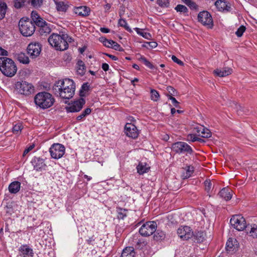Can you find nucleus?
Here are the masks:
<instances>
[{
  "label": "nucleus",
  "instance_id": "nucleus-1",
  "mask_svg": "<svg viewBox=\"0 0 257 257\" xmlns=\"http://www.w3.org/2000/svg\"><path fill=\"white\" fill-rule=\"evenodd\" d=\"M53 90L55 94L61 98L69 99L74 95L75 84L72 79L69 78L59 80L55 82Z\"/></svg>",
  "mask_w": 257,
  "mask_h": 257
},
{
  "label": "nucleus",
  "instance_id": "nucleus-2",
  "mask_svg": "<svg viewBox=\"0 0 257 257\" xmlns=\"http://www.w3.org/2000/svg\"><path fill=\"white\" fill-rule=\"evenodd\" d=\"M71 39L67 34L53 33L49 37L48 42L55 50L64 51L68 49V42H70Z\"/></svg>",
  "mask_w": 257,
  "mask_h": 257
},
{
  "label": "nucleus",
  "instance_id": "nucleus-3",
  "mask_svg": "<svg viewBox=\"0 0 257 257\" xmlns=\"http://www.w3.org/2000/svg\"><path fill=\"white\" fill-rule=\"evenodd\" d=\"M34 102L37 106L45 109L50 108L53 105L55 99L50 93L43 91L39 92L35 95Z\"/></svg>",
  "mask_w": 257,
  "mask_h": 257
},
{
  "label": "nucleus",
  "instance_id": "nucleus-4",
  "mask_svg": "<svg viewBox=\"0 0 257 257\" xmlns=\"http://www.w3.org/2000/svg\"><path fill=\"white\" fill-rule=\"evenodd\" d=\"M0 70L7 77H13L17 71L15 62L10 58L0 57Z\"/></svg>",
  "mask_w": 257,
  "mask_h": 257
},
{
  "label": "nucleus",
  "instance_id": "nucleus-5",
  "mask_svg": "<svg viewBox=\"0 0 257 257\" xmlns=\"http://www.w3.org/2000/svg\"><path fill=\"white\" fill-rule=\"evenodd\" d=\"M14 90L17 93L29 96L34 92V87L32 84L26 81H20L15 83Z\"/></svg>",
  "mask_w": 257,
  "mask_h": 257
},
{
  "label": "nucleus",
  "instance_id": "nucleus-6",
  "mask_svg": "<svg viewBox=\"0 0 257 257\" xmlns=\"http://www.w3.org/2000/svg\"><path fill=\"white\" fill-rule=\"evenodd\" d=\"M19 26L21 34L26 37L31 36L35 31V24L29 19L22 18Z\"/></svg>",
  "mask_w": 257,
  "mask_h": 257
},
{
  "label": "nucleus",
  "instance_id": "nucleus-7",
  "mask_svg": "<svg viewBox=\"0 0 257 257\" xmlns=\"http://www.w3.org/2000/svg\"><path fill=\"white\" fill-rule=\"evenodd\" d=\"M230 223L238 231H242L247 227L245 219L240 214L233 215L230 220Z\"/></svg>",
  "mask_w": 257,
  "mask_h": 257
},
{
  "label": "nucleus",
  "instance_id": "nucleus-8",
  "mask_svg": "<svg viewBox=\"0 0 257 257\" xmlns=\"http://www.w3.org/2000/svg\"><path fill=\"white\" fill-rule=\"evenodd\" d=\"M157 223L154 221H148L143 224L139 229V232L143 236L153 234L157 229Z\"/></svg>",
  "mask_w": 257,
  "mask_h": 257
},
{
  "label": "nucleus",
  "instance_id": "nucleus-9",
  "mask_svg": "<svg viewBox=\"0 0 257 257\" xmlns=\"http://www.w3.org/2000/svg\"><path fill=\"white\" fill-rule=\"evenodd\" d=\"M49 152L52 158L58 160L64 155L65 148L62 144H54L50 148Z\"/></svg>",
  "mask_w": 257,
  "mask_h": 257
},
{
  "label": "nucleus",
  "instance_id": "nucleus-10",
  "mask_svg": "<svg viewBox=\"0 0 257 257\" xmlns=\"http://www.w3.org/2000/svg\"><path fill=\"white\" fill-rule=\"evenodd\" d=\"M172 149L177 153H186L192 154L193 150L191 147L186 143L183 142H178L174 143L172 146Z\"/></svg>",
  "mask_w": 257,
  "mask_h": 257
},
{
  "label": "nucleus",
  "instance_id": "nucleus-11",
  "mask_svg": "<svg viewBox=\"0 0 257 257\" xmlns=\"http://www.w3.org/2000/svg\"><path fill=\"white\" fill-rule=\"evenodd\" d=\"M198 20L204 26L212 28L213 26V20L211 15L207 11H202L199 13Z\"/></svg>",
  "mask_w": 257,
  "mask_h": 257
},
{
  "label": "nucleus",
  "instance_id": "nucleus-12",
  "mask_svg": "<svg viewBox=\"0 0 257 257\" xmlns=\"http://www.w3.org/2000/svg\"><path fill=\"white\" fill-rule=\"evenodd\" d=\"M124 133L129 138L136 139L139 135V131L133 123H126L124 126Z\"/></svg>",
  "mask_w": 257,
  "mask_h": 257
},
{
  "label": "nucleus",
  "instance_id": "nucleus-13",
  "mask_svg": "<svg viewBox=\"0 0 257 257\" xmlns=\"http://www.w3.org/2000/svg\"><path fill=\"white\" fill-rule=\"evenodd\" d=\"M85 103V100L83 98L73 101L70 103L66 109L67 112H75L79 111L82 108L83 105Z\"/></svg>",
  "mask_w": 257,
  "mask_h": 257
},
{
  "label": "nucleus",
  "instance_id": "nucleus-14",
  "mask_svg": "<svg viewBox=\"0 0 257 257\" xmlns=\"http://www.w3.org/2000/svg\"><path fill=\"white\" fill-rule=\"evenodd\" d=\"M41 51V47L39 43L37 42L31 43L27 47L28 54L32 58L38 57Z\"/></svg>",
  "mask_w": 257,
  "mask_h": 257
},
{
  "label": "nucleus",
  "instance_id": "nucleus-15",
  "mask_svg": "<svg viewBox=\"0 0 257 257\" xmlns=\"http://www.w3.org/2000/svg\"><path fill=\"white\" fill-rule=\"evenodd\" d=\"M177 234L182 240H188L193 236V232L190 227L182 226L177 230Z\"/></svg>",
  "mask_w": 257,
  "mask_h": 257
},
{
  "label": "nucleus",
  "instance_id": "nucleus-16",
  "mask_svg": "<svg viewBox=\"0 0 257 257\" xmlns=\"http://www.w3.org/2000/svg\"><path fill=\"white\" fill-rule=\"evenodd\" d=\"M194 133L198 137L207 138L211 137V132L207 128L202 125H197L193 128Z\"/></svg>",
  "mask_w": 257,
  "mask_h": 257
},
{
  "label": "nucleus",
  "instance_id": "nucleus-17",
  "mask_svg": "<svg viewBox=\"0 0 257 257\" xmlns=\"http://www.w3.org/2000/svg\"><path fill=\"white\" fill-rule=\"evenodd\" d=\"M31 162L36 171H42L45 170L46 167L44 160L42 158L35 157Z\"/></svg>",
  "mask_w": 257,
  "mask_h": 257
},
{
  "label": "nucleus",
  "instance_id": "nucleus-18",
  "mask_svg": "<svg viewBox=\"0 0 257 257\" xmlns=\"http://www.w3.org/2000/svg\"><path fill=\"white\" fill-rule=\"evenodd\" d=\"M53 2L56 10L59 12L66 13L69 7V3L66 1L53 0Z\"/></svg>",
  "mask_w": 257,
  "mask_h": 257
},
{
  "label": "nucleus",
  "instance_id": "nucleus-19",
  "mask_svg": "<svg viewBox=\"0 0 257 257\" xmlns=\"http://www.w3.org/2000/svg\"><path fill=\"white\" fill-rule=\"evenodd\" d=\"M238 247V243L237 240L232 238H229L226 244V249L227 251L233 252L235 251Z\"/></svg>",
  "mask_w": 257,
  "mask_h": 257
},
{
  "label": "nucleus",
  "instance_id": "nucleus-20",
  "mask_svg": "<svg viewBox=\"0 0 257 257\" xmlns=\"http://www.w3.org/2000/svg\"><path fill=\"white\" fill-rule=\"evenodd\" d=\"M74 12L78 16L86 17L89 15L90 9L86 6H80L75 7L73 10Z\"/></svg>",
  "mask_w": 257,
  "mask_h": 257
},
{
  "label": "nucleus",
  "instance_id": "nucleus-21",
  "mask_svg": "<svg viewBox=\"0 0 257 257\" xmlns=\"http://www.w3.org/2000/svg\"><path fill=\"white\" fill-rule=\"evenodd\" d=\"M232 72V69L228 68L225 67L222 69H216L214 70V74L218 77H223L231 74Z\"/></svg>",
  "mask_w": 257,
  "mask_h": 257
},
{
  "label": "nucleus",
  "instance_id": "nucleus-22",
  "mask_svg": "<svg viewBox=\"0 0 257 257\" xmlns=\"http://www.w3.org/2000/svg\"><path fill=\"white\" fill-rule=\"evenodd\" d=\"M232 190L228 188H223L218 194V196L225 201L230 200L232 198Z\"/></svg>",
  "mask_w": 257,
  "mask_h": 257
},
{
  "label": "nucleus",
  "instance_id": "nucleus-23",
  "mask_svg": "<svg viewBox=\"0 0 257 257\" xmlns=\"http://www.w3.org/2000/svg\"><path fill=\"white\" fill-rule=\"evenodd\" d=\"M21 255L23 257H32L33 256V251L27 245H22L19 249Z\"/></svg>",
  "mask_w": 257,
  "mask_h": 257
},
{
  "label": "nucleus",
  "instance_id": "nucleus-24",
  "mask_svg": "<svg viewBox=\"0 0 257 257\" xmlns=\"http://www.w3.org/2000/svg\"><path fill=\"white\" fill-rule=\"evenodd\" d=\"M31 18L34 23L38 26H42L45 23V21L39 16L36 11H32Z\"/></svg>",
  "mask_w": 257,
  "mask_h": 257
},
{
  "label": "nucleus",
  "instance_id": "nucleus-25",
  "mask_svg": "<svg viewBox=\"0 0 257 257\" xmlns=\"http://www.w3.org/2000/svg\"><path fill=\"white\" fill-rule=\"evenodd\" d=\"M21 188V183L18 181L12 182L9 186V190L11 193L16 194L18 192Z\"/></svg>",
  "mask_w": 257,
  "mask_h": 257
},
{
  "label": "nucleus",
  "instance_id": "nucleus-26",
  "mask_svg": "<svg viewBox=\"0 0 257 257\" xmlns=\"http://www.w3.org/2000/svg\"><path fill=\"white\" fill-rule=\"evenodd\" d=\"M194 172L193 167L187 166L182 170L181 177L183 179H187L191 176Z\"/></svg>",
  "mask_w": 257,
  "mask_h": 257
},
{
  "label": "nucleus",
  "instance_id": "nucleus-27",
  "mask_svg": "<svg viewBox=\"0 0 257 257\" xmlns=\"http://www.w3.org/2000/svg\"><path fill=\"white\" fill-rule=\"evenodd\" d=\"M215 6L219 11H229L230 8L228 7L226 3L221 0H218L215 3Z\"/></svg>",
  "mask_w": 257,
  "mask_h": 257
},
{
  "label": "nucleus",
  "instance_id": "nucleus-28",
  "mask_svg": "<svg viewBox=\"0 0 257 257\" xmlns=\"http://www.w3.org/2000/svg\"><path fill=\"white\" fill-rule=\"evenodd\" d=\"M137 172L142 175L148 172L150 169V167L146 163L140 162L137 167Z\"/></svg>",
  "mask_w": 257,
  "mask_h": 257
},
{
  "label": "nucleus",
  "instance_id": "nucleus-29",
  "mask_svg": "<svg viewBox=\"0 0 257 257\" xmlns=\"http://www.w3.org/2000/svg\"><path fill=\"white\" fill-rule=\"evenodd\" d=\"M120 257H135L134 248L131 246L125 248L123 250Z\"/></svg>",
  "mask_w": 257,
  "mask_h": 257
},
{
  "label": "nucleus",
  "instance_id": "nucleus-30",
  "mask_svg": "<svg viewBox=\"0 0 257 257\" xmlns=\"http://www.w3.org/2000/svg\"><path fill=\"white\" fill-rule=\"evenodd\" d=\"M86 70L84 63L82 60H78L77 63V72L81 75L85 74Z\"/></svg>",
  "mask_w": 257,
  "mask_h": 257
},
{
  "label": "nucleus",
  "instance_id": "nucleus-31",
  "mask_svg": "<svg viewBox=\"0 0 257 257\" xmlns=\"http://www.w3.org/2000/svg\"><path fill=\"white\" fill-rule=\"evenodd\" d=\"M17 60L21 63L28 64L30 62L29 57L24 53H20L17 56Z\"/></svg>",
  "mask_w": 257,
  "mask_h": 257
},
{
  "label": "nucleus",
  "instance_id": "nucleus-32",
  "mask_svg": "<svg viewBox=\"0 0 257 257\" xmlns=\"http://www.w3.org/2000/svg\"><path fill=\"white\" fill-rule=\"evenodd\" d=\"M7 9V4L0 0V20H3L5 18Z\"/></svg>",
  "mask_w": 257,
  "mask_h": 257
},
{
  "label": "nucleus",
  "instance_id": "nucleus-33",
  "mask_svg": "<svg viewBox=\"0 0 257 257\" xmlns=\"http://www.w3.org/2000/svg\"><path fill=\"white\" fill-rule=\"evenodd\" d=\"M134 30L136 31V32L138 35L142 36L143 37L147 40H151L152 36L150 33L144 32L142 31V30L138 28H135Z\"/></svg>",
  "mask_w": 257,
  "mask_h": 257
},
{
  "label": "nucleus",
  "instance_id": "nucleus-34",
  "mask_svg": "<svg viewBox=\"0 0 257 257\" xmlns=\"http://www.w3.org/2000/svg\"><path fill=\"white\" fill-rule=\"evenodd\" d=\"M89 89V85L88 83H84L80 90V95L81 96H85Z\"/></svg>",
  "mask_w": 257,
  "mask_h": 257
},
{
  "label": "nucleus",
  "instance_id": "nucleus-35",
  "mask_svg": "<svg viewBox=\"0 0 257 257\" xmlns=\"http://www.w3.org/2000/svg\"><path fill=\"white\" fill-rule=\"evenodd\" d=\"M175 10L177 12L184 14H186L188 12L187 8L182 5H178L175 8Z\"/></svg>",
  "mask_w": 257,
  "mask_h": 257
},
{
  "label": "nucleus",
  "instance_id": "nucleus-36",
  "mask_svg": "<svg viewBox=\"0 0 257 257\" xmlns=\"http://www.w3.org/2000/svg\"><path fill=\"white\" fill-rule=\"evenodd\" d=\"M91 110L89 108H86L82 113L79 115L76 119L77 120H81L82 119L84 118L86 116L89 115L91 113Z\"/></svg>",
  "mask_w": 257,
  "mask_h": 257
},
{
  "label": "nucleus",
  "instance_id": "nucleus-37",
  "mask_svg": "<svg viewBox=\"0 0 257 257\" xmlns=\"http://www.w3.org/2000/svg\"><path fill=\"white\" fill-rule=\"evenodd\" d=\"M127 211V210L125 209L117 208V212L118 213V218L119 219H123L126 216Z\"/></svg>",
  "mask_w": 257,
  "mask_h": 257
},
{
  "label": "nucleus",
  "instance_id": "nucleus-38",
  "mask_svg": "<svg viewBox=\"0 0 257 257\" xmlns=\"http://www.w3.org/2000/svg\"><path fill=\"white\" fill-rule=\"evenodd\" d=\"M139 60L142 61L148 68L151 69H153L155 68L154 66L150 61H149L145 57L141 56L139 58Z\"/></svg>",
  "mask_w": 257,
  "mask_h": 257
},
{
  "label": "nucleus",
  "instance_id": "nucleus-39",
  "mask_svg": "<svg viewBox=\"0 0 257 257\" xmlns=\"http://www.w3.org/2000/svg\"><path fill=\"white\" fill-rule=\"evenodd\" d=\"M118 25L119 26L124 27L126 30L131 32H132L131 29L128 26L126 21L124 19H120L118 21Z\"/></svg>",
  "mask_w": 257,
  "mask_h": 257
},
{
  "label": "nucleus",
  "instance_id": "nucleus-40",
  "mask_svg": "<svg viewBox=\"0 0 257 257\" xmlns=\"http://www.w3.org/2000/svg\"><path fill=\"white\" fill-rule=\"evenodd\" d=\"M257 228L255 227V225L254 224L252 226L251 225V228L249 231L247 232V234L250 236L252 237L253 238L257 237Z\"/></svg>",
  "mask_w": 257,
  "mask_h": 257
},
{
  "label": "nucleus",
  "instance_id": "nucleus-41",
  "mask_svg": "<svg viewBox=\"0 0 257 257\" xmlns=\"http://www.w3.org/2000/svg\"><path fill=\"white\" fill-rule=\"evenodd\" d=\"M22 129V124L21 122L16 123L13 128V132L15 134H19Z\"/></svg>",
  "mask_w": 257,
  "mask_h": 257
},
{
  "label": "nucleus",
  "instance_id": "nucleus-42",
  "mask_svg": "<svg viewBox=\"0 0 257 257\" xmlns=\"http://www.w3.org/2000/svg\"><path fill=\"white\" fill-rule=\"evenodd\" d=\"M151 99L154 101H157L160 97L159 92L156 90L152 89L151 90Z\"/></svg>",
  "mask_w": 257,
  "mask_h": 257
},
{
  "label": "nucleus",
  "instance_id": "nucleus-43",
  "mask_svg": "<svg viewBox=\"0 0 257 257\" xmlns=\"http://www.w3.org/2000/svg\"><path fill=\"white\" fill-rule=\"evenodd\" d=\"M187 140L194 142L195 141L201 142L202 140L199 138L197 135L194 134H189L187 136Z\"/></svg>",
  "mask_w": 257,
  "mask_h": 257
},
{
  "label": "nucleus",
  "instance_id": "nucleus-44",
  "mask_svg": "<svg viewBox=\"0 0 257 257\" xmlns=\"http://www.w3.org/2000/svg\"><path fill=\"white\" fill-rule=\"evenodd\" d=\"M39 27H40V32L42 34L43 33L48 34L51 32V29L48 27L46 22L43 26Z\"/></svg>",
  "mask_w": 257,
  "mask_h": 257
},
{
  "label": "nucleus",
  "instance_id": "nucleus-45",
  "mask_svg": "<svg viewBox=\"0 0 257 257\" xmlns=\"http://www.w3.org/2000/svg\"><path fill=\"white\" fill-rule=\"evenodd\" d=\"M154 238L157 240H162L165 237V234L163 231H157L154 235Z\"/></svg>",
  "mask_w": 257,
  "mask_h": 257
},
{
  "label": "nucleus",
  "instance_id": "nucleus-46",
  "mask_svg": "<svg viewBox=\"0 0 257 257\" xmlns=\"http://www.w3.org/2000/svg\"><path fill=\"white\" fill-rule=\"evenodd\" d=\"M27 0H14V6L17 9L23 7Z\"/></svg>",
  "mask_w": 257,
  "mask_h": 257
},
{
  "label": "nucleus",
  "instance_id": "nucleus-47",
  "mask_svg": "<svg viewBox=\"0 0 257 257\" xmlns=\"http://www.w3.org/2000/svg\"><path fill=\"white\" fill-rule=\"evenodd\" d=\"M245 30V27L244 26L241 25L238 28L235 32V34L238 37H240L242 36Z\"/></svg>",
  "mask_w": 257,
  "mask_h": 257
},
{
  "label": "nucleus",
  "instance_id": "nucleus-48",
  "mask_svg": "<svg viewBox=\"0 0 257 257\" xmlns=\"http://www.w3.org/2000/svg\"><path fill=\"white\" fill-rule=\"evenodd\" d=\"M157 2L161 7L167 8L169 5V0H157Z\"/></svg>",
  "mask_w": 257,
  "mask_h": 257
},
{
  "label": "nucleus",
  "instance_id": "nucleus-49",
  "mask_svg": "<svg viewBox=\"0 0 257 257\" xmlns=\"http://www.w3.org/2000/svg\"><path fill=\"white\" fill-rule=\"evenodd\" d=\"M167 90L169 93V95L172 96L177 94V91L176 89L171 86H167Z\"/></svg>",
  "mask_w": 257,
  "mask_h": 257
},
{
  "label": "nucleus",
  "instance_id": "nucleus-50",
  "mask_svg": "<svg viewBox=\"0 0 257 257\" xmlns=\"http://www.w3.org/2000/svg\"><path fill=\"white\" fill-rule=\"evenodd\" d=\"M196 238L199 242H202L205 238V234L203 232H198L196 233Z\"/></svg>",
  "mask_w": 257,
  "mask_h": 257
},
{
  "label": "nucleus",
  "instance_id": "nucleus-51",
  "mask_svg": "<svg viewBox=\"0 0 257 257\" xmlns=\"http://www.w3.org/2000/svg\"><path fill=\"white\" fill-rule=\"evenodd\" d=\"M205 189L207 192H209L212 187V184L210 180H206L204 182Z\"/></svg>",
  "mask_w": 257,
  "mask_h": 257
},
{
  "label": "nucleus",
  "instance_id": "nucleus-52",
  "mask_svg": "<svg viewBox=\"0 0 257 257\" xmlns=\"http://www.w3.org/2000/svg\"><path fill=\"white\" fill-rule=\"evenodd\" d=\"M112 46L111 48H112L115 50H117L119 51H121L122 50V48L121 47L120 45H119L115 41H113V43L112 44Z\"/></svg>",
  "mask_w": 257,
  "mask_h": 257
},
{
  "label": "nucleus",
  "instance_id": "nucleus-53",
  "mask_svg": "<svg viewBox=\"0 0 257 257\" xmlns=\"http://www.w3.org/2000/svg\"><path fill=\"white\" fill-rule=\"evenodd\" d=\"M113 40H108L106 39H105L103 41V45L108 48H111L112 47V44L113 43Z\"/></svg>",
  "mask_w": 257,
  "mask_h": 257
},
{
  "label": "nucleus",
  "instance_id": "nucleus-54",
  "mask_svg": "<svg viewBox=\"0 0 257 257\" xmlns=\"http://www.w3.org/2000/svg\"><path fill=\"white\" fill-rule=\"evenodd\" d=\"M168 98L171 100L172 103L174 105V106H175L176 107H179V102L176 100V99L175 97H174L171 95H169Z\"/></svg>",
  "mask_w": 257,
  "mask_h": 257
},
{
  "label": "nucleus",
  "instance_id": "nucleus-55",
  "mask_svg": "<svg viewBox=\"0 0 257 257\" xmlns=\"http://www.w3.org/2000/svg\"><path fill=\"white\" fill-rule=\"evenodd\" d=\"M43 0H32L31 4L35 7H39L42 4Z\"/></svg>",
  "mask_w": 257,
  "mask_h": 257
},
{
  "label": "nucleus",
  "instance_id": "nucleus-56",
  "mask_svg": "<svg viewBox=\"0 0 257 257\" xmlns=\"http://www.w3.org/2000/svg\"><path fill=\"white\" fill-rule=\"evenodd\" d=\"M172 60H173L174 62H175V63H177L178 64H179V65H181V66H182V65H184L183 62L181 60H179V59H178V58H177L175 56H174V55H173V56H172Z\"/></svg>",
  "mask_w": 257,
  "mask_h": 257
},
{
  "label": "nucleus",
  "instance_id": "nucleus-57",
  "mask_svg": "<svg viewBox=\"0 0 257 257\" xmlns=\"http://www.w3.org/2000/svg\"><path fill=\"white\" fill-rule=\"evenodd\" d=\"M187 6L191 9L193 10H196L197 8V5L193 2V1H191L190 3H189Z\"/></svg>",
  "mask_w": 257,
  "mask_h": 257
},
{
  "label": "nucleus",
  "instance_id": "nucleus-58",
  "mask_svg": "<svg viewBox=\"0 0 257 257\" xmlns=\"http://www.w3.org/2000/svg\"><path fill=\"white\" fill-rule=\"evenodd\" d=\"M34 145H30L28 148H27L24 152L23 155H25L28 154L30 151H31L34 148Z\"/></svg>",
  "mask_w": 257,
  "mask_h": 257
},
{
  "label": "nucleus",
  "instance_id": "nucleus-59",
  "mask_svg": "<svg viewBox=\"0 0 257 257\" xmlns=\"http://www.w3.org/2000/svg\"><path fill=\"white\" fill-rule=\"evenodd\" d=\"M0 55L3 56H8V53L6 50L0 47Z\"/></svg>",
  "mask_w": 257,
  "mask_h": 257
},
{
  "label": "nucleus",
  "instance_id": "nucleus-60",
  "mask_svg": "<svg viewBox=\"0 0 257 257\" xmlns=\"http://www.w3.org/2000/svg\"><path fill=\"white\" fill-rule=\"evenodd\" d=\"M102 68L105 71H108L109 69L108 64L107 63H103L102 65Z\"/></svg>",
  "mask_w": 257,
  "mask_h": 257
},
{
  "label": "nucleus",
  "instance_id": "nucleus-61",
  "mask_svg": "<svg viewBox=\"0 0 257 257\" xmlns=\"http://www.w3.org/2000/svg\"><path fill=\"white\" fill-rule=\"evenodd\" d=\"M100 31L103 33H107L110 32V30L106 28H101Z\"/></svg>",
  "mask_w": 257,
  "mask_h": 257
},
{
  "label": "nucleus",
  "instance_id": "nucleus-62",
  "mask_svg": "<svg viewBox=\"0 0 257 257\" xmlns=\"http://www.w3.org/2000/svg\"><path fill=\"white\" fill-rule=\"evenodd\" d=\"M110 8H111V5L109 4H106L104 6V8L105 9V12H108L109 10V9H110Z\"/></svg>",
  "mask_w": 257,
  "mask_h": 257
},
{
  "label": "nucleus",
  "instance_id": "nucleus-63",
  "mask_svg": "<svg viewBox=\"0 0 257 257\" xmlns=\"http://www.w3.org/2000/svg\"><path fill=\"white\" fill-rule=\"evenodd\" d=\"M106 55L108 57H109L110 58H111L113 60L116 61L118 59V58L114 55L108 54H106Z\"/></svg>",
  "mask_w": 257,
  "mask_h": 257
},
{
  "label": "nucleus",
  "instance_id": "nucleus-64",
  "mask_svg": "<svg viewBox=\"0 0 257 257\" xmlns=\"http://www.w3.org/2000/svg\"><path fill=\"white\" fill-rule=\"evenodd\" d=\"M182 2L184 3L185 4H186V5H187L189 3H190L191 1V0H181Z\"/></svg>",
  "mask_w": 257,
  "mask_h": 257
}]
</instances>
